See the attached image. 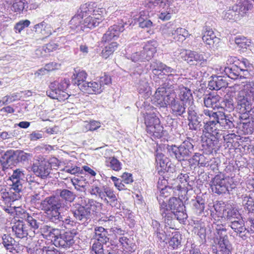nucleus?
Instances as JSON below:
<instances>
[{"mask_svg": "<svg viewBox=\"0 0 254 254\" xmlns=\"http://www.w3.org/2000/svg\"><path fill=\"white\" fill-rule=\"evenodd\" d=\"M105 11L104 8L96 7L94 3H84L69 22L70 28L77 32L93 29L102 22Z\"/></svg>", "mask_w": 254, "mask_h": 254, "instance_id": "obj_1", "label": "nucleus"}, {"mask_svg": "<svg viewBox=\"0 0 254 254\" xmlns=\"http://www.w3.org/2000/svg\"><path fill=\"white\" fill-rule=\"evenodd\" d=\"M174 86L168 83L159 87L151 101L153 104L159 107H166L170 105L171 112L176 116H182L186 113V105L184 103L175 99Z\"/></svg>", "mask_w": 254, "mask_h": 254, "instance_id": "obj_2", "label": "nucleus"}, {"mask_svg": "<svg viewBox=\"0 0 254 254\" xmlns=\"http://www.w3.org/2000/svg\"><path fill=\"white\" fill-rule=\"evenodd\" d=\"M24 174L22 171L20 169H16L13 172L12 175L9 177L11 184H9L10 188L9 191H6L4 188V191L1 192L0 198L3 200L9 199L14 201L19 199L22 194L23 183Z\"/></svg>", "mask_w": 254, "mask_h": 254, "instance_id": "obj_3", "label": "nucleus"}, {"mask_svg": "<svg viewBox=\"0 0 254 254\" xmlns=\"http://www.w3.org/2000/svg\"><path fill=\"white\" fill-rule=\"evenodd\" d=\"M167 188L162 189L160 191V195L158 201L160 204V212L162 216L164 218L165 223L167 224L170 228H173L172 220L175 218L180 222H184L188 217L187 214L185 212V208L182 210H177L173 211L168 209L167 204L163 200H162V197H167L168 194L167 192Z\"/></svg>", "mask_w": 254, "mask_h": 254, "instance_id": "obj_4", "label": "nucleus"}, {"mask_svg": "<svg viewBox=\"0 0 254 254\" xmlns=\"http://www.w3.org/2000/svg\"><path fill=\"white\" fill-rule=\"evenodd\" d=\"M203 102L205 106L213 110L221 108L230 112L235 108L233 99L229 93L227 94L222 100L218 95L208 94L204 97Z\"/></svg>", "mask_w": 254, "mask_h": 254, "instance_id": "obj_5", "label": "nucleus"}, {"mask_svg": "<svg viewBox=\"0 0 254 254\" xmlns=\"http://www.w3.org/2000/svg\"><path fill=\"white\" fill-rule=\"evenodd\" d=\"M87 74L84 70H74L71 77L72 82L77 85L78 88L83 92L88 94H93V92H99L101 91L100 87L95 83L86 81Z\"/></svg>", "mask_w": 254, "mask_h": 254, "instance_id": "obj_6", "label": "nucleus"}, {"mask_svg": "<svg viewBox=\"0 0 254 254\" xmlns=\"http://www.w3.org/2000/svg\"><path fill=\"white\" fill-rule=\"evenodd\" d=\"M237 108L246 110L252 101H254V81L247 82L242 90L239 91L236 97Z\"/></svg>", "mask_w": 254, "mask_h": 254, "instance_id": "obj_7", "label": "nucleus"}, {"mask_svg": "<svg viewBox=\"0 0 254 254\" xmlns=\"http://www.w3.org/2000/svg\"><path fill=\"white\" fill-rule=\"evenodd\" d=\"M213 207L214 211L211 212V216L215 220H216L217 217L218 220H220L224 217L228 222H230L242 217L237 209L231 206L228 205L225 208L224 206H221L220 204L217 203L214 204Z\"/></svg>", "mask_w": 254, "mask_h": 254, "instance_id": "obj_8", "label": "nucleus"}, {"mask_svg": "<svg viewBox=\"0 0 254 254\" xmlns=\"http://www.w3.org/2000/svg\"><path fill=\"white\" fill-rule=\"evenodd\" d=\"M69 80L64 79L59 81H54L50 85V89L47 95L52 99L63 100L68 98L69 95L65 91L68 87Z\"/></svg>", "mask_w": 254, "mask_h": 254, "instance_id": "obj_9", "label": "nucleus"}, {"mask_svg": "<svg viewBox=\"0 0 254 254\" xmlns=\"http://www.w3.org/2000/svg\"><path fill=\"white\" fill-rule=\"evenodd\" d=\"M144 121L147 133L154 138H161L163 134V127L160 125L159 119L154 114H146Z\"/></svg>", "mask_w": 254, "mask_h": 254, "instance_id": "obj_10", "label": "nucleus"}, {"mask_svg": "<svg viewBox=\"0 0 254 254\" xmlns=\"http://www.w3.org/2000/svg\"><path fill=\"white\" fill-rule=\"evenodd\" d=\"M168 150L172 156L179 161L187 159L192 153L193 146L189 140H185L180 145L170 146Z\"/></svg>", "mask_w": 254, "mask_h": 254, "instance_id": "obj_11", "label": "nucleus"}, {"mask_svg": "<svg viewBox=\"0 0 254 254\" xmlns=\"http://www.w3.org/2000/svg\"><path fill=\"white\" fill-rule=\"evenodd\" d=\"M211 188L215 193L221 194L232 190L235 188V185L232 178L216 176L212 181Z\"/></svg>", "mask_w": 254, "mask_h": 254, "instance_id": "obj_12", "label": "nucleus"}, {"mask_svg": "<svg viewBox=\"0 0 254 254\" xmlns=\"http://www.w3.org/2000/svg\"><path fill=\"white\" fill-rule=\"evenodd\" d=\"M208 118L209 121L205 124L203 131L207 136L208 138L206 140L207 145L210 149L213 150L215 145V141H216V136L221 129L215 120Z\"/></svg>", "mask_w": 254, "mask_h": 254, "instance_id": "obj_13", "label": "nucleus"}, {"mask_svg": "<svg viewBox=\"0 0 254 254\" xmlns=\"http://www.w3.org/2000/svg\"><path fill=\"white\" fill-rule=\"evenodd\" d=\"M203 114L210 119L215 120L220 129L231 128L234 126L230 117L222 111L214 112L209 109H204Z\"/></svg>", "mask_w": 254, "mask_h": 254, "instance_id": "obj_14", "label": "nucleus"}, {"mask_svg": "<svg viewBox=\"0 0 254 254\" xmlns=\"http://www.w3.org/2000/svg\"><path fill=\"white\" fill-rule=\"evenodd\" d=\"M181 54L182 58L190 65H195L197 67H204L207 65V61L204 53L185 51Z\"/></svg>", "mask_w": 254, "mask_h": 254, "instance_id": "obj_15", "label": "nucleus"}, {"mask_svg": "<svg viewBox=\"0 0 254 254\" xmlns=\"http://www.w3.org/2000/svg\"><path fill=\"white\" fill-rule=\"evenodd\" d=\"M32 170L37 176L45 179L51 172V163L42 157H38V159L33 163Z\"/></svg>", "mask_w": 254, "mask_h": 254, "instance_id": "obj_16", "label": "nucleus"}, {"mask_svg": "<svg viewBox=\"0 0 254 254\" xmlns=\"http://www.w3.org/2000/svg\"><path fill=\"white\" fill-rule=\"evenodd\" d=\"M76 234V231L75 230L57 234L53 236L54 244L55 246L59 247H69L74 243L73 238Z\"/></svg>", "mask_w": 254, "mask_h": 254, "instance_id": "obj_17", "label": "nucleus"}, {"mask_svg": "<svg viewBox=\"0 0 254 254\" xmlns=\"http://www.w3.org/2000/svg\"><path fill=\"white\" fill-rule=\"evenodd\" d=\"M64 206L63 200L58 195L47 197L40 203V208L44 211L56 208H61Z\"/></svg>", "mask_w": 254, "mask_h": 254, "instance_id": "obj_18", "label": "nucleus"}, {"mask_svg": "<svg viewBox=\"0 0 254 254\" xmlns=\"http://www.w3.org/2000/svg\"><path fill=\"white\" fill-rule=\"evenodd\" d=\"M202 39L207 47L210 49H216L220 42L212 29L207 26L204 27Z\"/></svg>", "mask_w": 254, "mask_h": 254, "instance_id": "obj_19", "label": "nucleus"}, {"mask_svg": "<svg viewBox=\"0 0 254 254\" xmlns=\"http://www.w3.org/2000/svg\"><path fill=\"white\" fill-rule=\"evenodd\" d=\"M220 71L225 74L231 79H237L239 76L242 77L247 75L248 70L242 68V66L233 64L230 67H224L220 68Z\"/></svg>", "mask_w": 254, "mask_h": 254, "instance_id": "obj_20", "label": "nucleus"}, {"mask_svg": "<svg viewBox=\"0 0 254 254\" xmlns=\"http://www.w3.org/2000/svg\"><path fill=\"white\" fill-rule=\"evenodd\" d=\"M124 30V25L122 23L119 25L115 24L110 26L108 31L104 34L102 37V41L105 43L114 41L118 38L120 33Z\"/></svg>", "mask_w": 254, "mask_h": 254, "instance_id": "obj_21", "label": "nucleus"}, {"mask_svg": "<svg viewBox=\"0 0 254 254\" xmlns=\"http://www.w3.org/2000/svg\"><path fill=\"white\" fill-rule=\"evenodd\" d=\"M107 187L103 186L98 181L94 182L89 189L90 194L95 198H99L105 203H108V199L104 195Z\"/></svg>", "mask_w": 254, "mask_h": 254, "instance_id": "obj_22", "label": "nucleus"}, {"mask_svg": "<svg viewBox=\"0 0 254 254\" xmlns=\"http://www.w3.org/2000/svg\"><path fill=\"white\" fill-rule=\"evenodd\" d=\"M161 74L162 75H165L163 78L165 80L160 86H163L166 83L167 84L168 83L174 86V84L177 83L179 78V75L176 73V70L165 64L163 66Z\"/></svg>", "mask_w": 254, "mask_h": 254, "instance_id": "obj_23", "label": "nucleus"}, {"mask_svg": "<svg viewBox=\"0 0 254 254\" xmlns=\"http://www.w3.org/2000/svg\"><path fill=\"white\" fill-rule=\"evenodd\" d=\"M15 236L20 239L26 237L28 235L29 227L23 220H18L14 223L12 227Z\"/></svg>", "mask_w": 254, "mask_h": 254, "instance_id": "obj_24", "label": "nucleus"}, {"mask_svg": "<svg viewBox=\"0 0 254 254\" xmlns=\"http://www.w3.org/2000/svg\"><path fill=\"white\" fill-rule=\"evenodd\" d=\"M157 46L158 43L155 41L148 42L140 51L142 61L144 60L148 61L152 58L157 51Z\"/></svg>", "mask_w": 254, "mask_h": 254, "instance_id": "obj_25", "label": "nucleus"}, {"mask_svg": "<svg viewBox=\"0 0 254 254\" xmlns=\"http://www.w3.org/2000/svg\"><path fill=\"white\" fill-rule=\"evenodd\" d=\"M176 91L178 94V100L184 103L189 102V103L193 100L191 90L189 88L185 87L183 85L178 86L177 88L176 84H174V91Z\"/></svg>", "mask_w": 254, "mask_h": 254, "instance_id": "obj_26", "label": "nucleus"}, {"mask_svg": "<svg viewBox=\"0 0 254 254\" xmlns=\"http://www.w3.org/2000/svg\"><path fill=\"white\" fill-rule=\"evenodd\" d=\"M211 77L212 79L208 83V87L211 90H218L226 87L228 85L226 77L224 76H212Z\"/></svg>", "mask_w": 254, "mask_h": 254, "instance_id": "obj_27", "label": "nucleus"}, {"mask_svg": "<svg viewBox=\"0 0 254 254\" xmlns=\"http://www.w3.org/2000/svg\"><path fill=\"white\" fill-rule=\"evenodd\" d=\"M229 223L231 228L239 234V236L241 238L245 236L248 233V231L245 227L244 221L242 217Z\"/></svg>", "mask_w": 254, "mask_h": 254, "instance_id": "obj_28", "label": "nucleus"}, {"mask_svg": "<svg viewBox=\"0 0 254 254\" xmlns=\"http://www.w3.org/2000/svg\"><path fill=\"white\" fill-rule=\"evenodd\" d=\"M253 7V5L247 0H240L238 3L233 5L235 12L239 16V19L245 16L248 11Z\"/></svg>", "mask_w": 254, "mask_h": 254, "instance_id": "obj_29", "label": "nucleus"}, {"mask_svg": "<svg viewBox=\"0 0 254 254\" xmlns=\"http://www.w3.org/2000/svg\"><path fill=\"white\" fill-rule=\"evenodd\" d=\"M72 214L75 219L82 223H88L87 221L90 220L91 217L83 206L81 205L73 210Z\"/></svg>", "mask_w": 254, "mask_h": 254, "instance_id": "obj_30", "label": "nucleus"}, {"mask_svg": "<svg viewBox=\"0 0 254 254\" xmlns=\"http://www.w3.org/2000/svg\"><path fill=\"white\" fill-rule=\"evenodd\" d=\"M216 250V254H231V247L227 236H220Z\"/></svg>", "mask_w": 254, "mask_h": 254, "instance_id": "obj_31", "label": "nucleus"}, {"mask_svg": "<svg viewBox=\"0 0 254 254\" xmlns=\"http://www.w3.org/2000/svg\"><path fill=\"white\" fill-rule=\"evenodd\" d=\"M137 90L139 94L143 96L144 98H148L152 94L148 81L145 78L140 80L138 84Z\"/></svg>", "mask_w": 254, "mask_h": 254, "instance_id": "obj_32", "label": "nucleus"}, {"mask_svg": "<svg viewBox=\"0 0 254 254\" xmlns=\"http://www.w3.org/2000/svg\"><path fill=\"white\" fill-rule=\"evenodd\" d=\"M35 32L38 34H41L43 37H47L52 34V28L50 24L44 22L35 25Z\"/></svg>", "mask_w": 254, "mask_h": 254, "instance_id": "obj_33", "label": "nucleus"}, {"mask_svg": "<svg viewBox=\"0 0 254 254\" xmlns=\"http://www.w3.org/2000/svg\"><path fill=\"white\" fill-rule=\"evenodd\" d=\"M94 233L96 241H98L103 243H106L109 241L108 233L107 229L104 227L99 226L94 228Z\"/></svg>", "mask_w": 254, "mask_h": 254, "instance_id": "obj_34", "label": "nucleus"}, {"mask_svg": "<svg viewBox=\"0 0 254 254\" xmlns=\"http://www.w3.org/2000/svg\"><path fill=\"white\" fill-rule=\"evenodd\" d=\"M192 209L196 214H201L205 208V200L200 196H197L191 200Z\"/></svg>", "mask_w": 254, "mask_h": 254, "instance_id": "obj_35", "label": "nucleus"}, {"mask_svg": "<svg viewBox=\"0 0 254 254\" xmlns=\"http://www.w3.org/2000/svg\"><path fill=\"white\" fill-rule=\"evenodd\" d=\"M85 204L83 207L89 213V215L91 216V214L94 213H97L101 208L102 204L97 202L93 199H88L87 201H85Z\"/></svg>", "mask_w": 254, "mask_h": 254, "instance_id": "obj_36", "label": "nucleus"}, {"mask_svg": "<svg viewBox=\"0 0 254 254\" xmlns=\"http://www.w3.org/2000/svg\"><path fill=\"white\" fill-rule=\"evenodd\" d=\"M72 185L75 189L85 193L86 188L88 185V182L82 177H77L71 180Z\"/></svg>", "mask_w": 254, "mask_h": 254, "instance_id": "obj_37", "label": "nucleus"}, {"mask_svg": "<svg viewBox=\"0 0 254 254\" xmlns=\"http://www.w3.org/2000/svg\"><path fill=\"white\" fill-rule=\"evenodd\" d=\"M3 159L8 166L15 165L18 162L17 151L13 150H7L4 154Z\"/></svg>", "mask_w": 254, "mask_h": 254, "instance_id": "obj_38", "label": "nucleus"}, {"mask_svg": "<svg viewBox=\"0 0 254 254\" xmlns=\"http://www.w3.org/2000/svg\"><path fill=\"white\" fill-rule=\"evenodd\" d=\"M167 207L172 211L182 210L185 208L182 200L177 197H172L169 199Z\"/></svg>", "mask_w": 254, "mask_h": 254, "instance_id": "obj_39", "label": "nucleus"}, {"mask_svg": "<svg viewBox=\"0 0 254 254\" xmlns=\"http://www.w3.org/2000/svg\"><path fill=\"white\" fill-rule=\"evenodd\" d=\"M61 208H56L48 211H45L48 219L52 222L55 224L60 223L63 220V216L61 215L60 209Z\"/></svg>", "mask_w": 254, "mask_h": 254, "instance_id": "obj_40", "label": "nucleus"}, {"mask_svg": "<svg viewBox=\"0 0 254 254\" xmlns=\"http://www.w3.org/2000/svg\"><path fill=\"white\" fill-rule=\"evenodd\" d=\"M44 197V192L41 189L33 192L30 196V202L31 204L35 207H39L40 208V203L41 199Z\"/></svg>", "mask_w": 254, "mask_h": 254, "instance_id": "obj_41", "label": "nucleus"}, {"mask_svg": "<svg viewBox=\"0 0 254 254\" xmlns=\"http://www.w3.org/2000/svg\"><path fill=\"white\" fill-rule=\"evenodd\" d=\"M106 43V45L105 46L101 53L102 56L105 59L108 58L112 55L117 49L118 45L117 42L114 41Z\"/></svg>", "mask_w": 254, "mask_h": 254, "instance_id": "obj_42", "label": "nucleus"}, {"mask_svg": "<svg viewBox=\"0 0 254 254\" xmlns=\"http://www.w3.org/2000/svg\"><path fill=\"white\" fill-rule=\"evenodd\" d=\"M105 165L115 171H119L122 168L121 162L114 157L106 158Z\"/></svg>", "mask_w": 254, "mask_h": 254, "instance_id": "obj_43", "label": "nucleus"}, {"mask_svg": "<svg viewBox=\"0 0 254 254\" xmlns=\"http://www.w3.org/2000/svg\"><path fill=\"white\" fill-rule=\"evenodd\" d=\"M190 35V34L186 29L179 27L176 29L172 37L175 41L182 42Z\"/></svg>", "mask_w": 254, "mask_h": 254, "instance_id": "obj_44", "label": "nucleus"}, {"mask_svg": "<svg viewBox=\"0 0 254 254\" xmlns=\"http://www.w3.org/2000/svg\"><path fill=\"white\" fill-rule=\"evenodd\" d=\"M164 64L157 61H152L149 65V70H151L152 73L158 76V78H161L162 76L161 71Z\"/></svg>", "mask_w": 254, "mask_h": 254, "instance_id": "obj_45", "label": "nucleus"}, {"mask_svg": "<svg viewBox=\"0 0 254 254\" xmlns=\"http://www.w3.org/2000/svg\"><path fill=\"white\" fill-rule=\"evenodd\" d=\"M222 18L227 21L234 20L237 21L239 19V16H238L237 13L235 12L233 8V5L229 7V9L223 11L222 13Z\"/></svg>", "mask_w": 254, "mask_h": 254, "instance_id": "obj_46", "label": "nucleus"}, {"mask_svg": "<svg viewBox=\"0 0 254 254\" xmlns=\"http://www.w3.org/2000/svg\"><path fill=\"white\" fill-rule=\"evenodd\" d=\"M25 221L29 224V226L33 230L37 229L40 224V222L37 220V214L33 213L32 215L26 214L24 215Z\"/></svg>", "mask_w": 254, "mask_h": 254, "instance_id": "obj_47", "label": "nucleus"}, {"mask_svg": "<svg viewBox=\"0 0 254 254\" xmlns=\"http://www.w3.org/2000/svg\"><path fill=\"white\" fill-rule=\"evenodd\" d=\"M156 162L157 166H159L161 169L166 170L169 163V159L162 153L157 152Z\"/></svg>", "mask_w": 254, "mask_h": 254, "instance_id": "obj_48", "label": "nucleus"}, {"mask_svg": "<svg viewBox=\"0 0 254 254\" xmlns=\"http://www.w3.org/2000/svg\"><path fill=\"white\" fill-rule=\"evenodd\" d=\"M172 235L173 236L169 241V246L174 249H177L181 246L182 240L181 235L180 232L177 231L173 232Z\"/></svg>", "mask_w": 254, "mask_h": 254, "instance_id": "obj_49", "label": "nucleus"}, {"mask_svg": "<svg viewBox=\"0 0 254 254\" xmlns=\"http://www.w3.org/2000/svg\"><path fill=\"white\" fill-rule=\"evenodd\" d=\"M192 159L198 163V164L200 165L201 166L205 167L209 165V162L210 160L209 158L205 156L203 154H200L199 153H195L194 155L193 156Z\"/></svg>", "mask_w": 254, "mask_h": 254, "instance_id": "obj_50", "label": "nucleus"}, {"mask_svg": "<svg viewBox=\"0 0 254 254\" xmlns=\"http://www.w3.org/2000/svg\"><path fill=\"white\" fill-rule=\"evenodd\" d=\"M41 232L46 236H49L53 239L55 235L59 234V230L58 229H54L50 226L46 225L42 226L41 228Z\"/></svg>", "mask_w": 254, "mask_h": 254, "instance_id": "obj_51", "label": "nucleus"}, {"mask_svg": "<svg viewBox=\"0 0 254 254\" xmlns=\"http://www.w3.org/2000/svg\"><path fill=\"white\" fill-rule=\"evenodd\" d=\"M243 205L249 212L254 213V201L250 196H243Z\"/></svg>", "mask_w": 254, "mask_h": 254, "instance_id": "obj_52", "label": "nucleus"}, {"mask_svg": "<svg viewBox=\"0 0 254 254\" xmlns=\"http://www.w3.org/2000/svg\"><path fill=\"white\" fill-rule=\"evenodd\" d=\"M92 82L96 83L99 86V87H100V89L101 90L99 92H93V93L99 94L103 91L105 85H109L111 83V78L109 76L104 75L100 78L98 82L94 81Z\"/></svg>", "mask_w": 254, "mask_h": 254, "instance_id": "obj_53", "label": "nucleus"}, {"mask_svg": "<svg viewBox=\"0 0 254 254\" xmlns=\"http://www.w3.org/2000/svg\"><path fill=\"white\" fill-rule=\"evenodd\" d=\"M2 244L6 250H11L13 248V245L15 243V240L10 236L4 234L2 237Z\"/></svg>", "mask_w": 254, "mask_h": 254, "instance_id": "obj_54", "label": "nucleus"}, {"mask_svg": "<svg viewBox=\"0 0 254 254\" xmlns=\"http://www.w3.org/2000/svg\"><path fill=\"white\" fill-rule=\"evenodd\" d=\"M60 191V198L61 197L65 201L71 202L75 199V195L72 191L66 189L61 190Z\"/></svg>", "mask_w": 254, "mask_h": 254, "instance_id": "obj_55", "label": "nucleus"}, {"mask_svg": "<svg viewBox=\"0 0 254 254\" xmlns=\"http://www.w3.org/2000/svg\"><path fill=\"white\" fill-rule=\"evenodd\" d=\"M190 129L197 130L201 127V121L198 117L188 119Z\"/></svg>", "mask_w": 254, "mask_h": 254, "instance_id": "obj_56", "label": "nucleus"}, {"mask_svg": "<svg viewBox=\"0 0 254 254\" xmlns=\"http://www.w3.org/2000/svg\"><path fill=\"white\" fill-rule=\"evenodd\" d=\"M163 1V0H146L145 2V6L148 9H152L158 4H160V6H164L167 4Z\"/></svg>", "mask_w": 254, "mask_h": 254, "instance_id": "obj_57", "label": "nucleus"}, {"mask_svg": "<svg viewBox=\"0 0 254 254\" xmlns=\"http://www.w3.org/2000/svg\"><path fill=\"white\" fill-rule=\"evenodd\" d=\"M103 243L95 240L91 247V251L95 254H105L103 248Z\"/></svg>", "mask_w": 254, "mask_h": 254, "instance_id": "obj_58", "label": "nucleus"}, {"mask_svg": "<svg viewBox=\"0 0 254 254\" xmlns=\"http://www.w3.org/2000/svg\"><path fill=\"white\" fill-rule=\"evenodd\" d=\"M30 24V21L29 20H20L15 24L14 29L16 32L20 33L25 28L28 27Z\"/></svg>", "mask_w": 254, "mask_h": 254, "instance_id": "obj_59", "label": "nucleus"}, {"mask_svg": "<svg viewBox=\"0 0 254 254\" xmlns=\"http://www.w3.org/2000/svg\"><path fill=\"white\" fill-rule=\"evenodd\" d=\"M235 41L238 46L244 49L247 48L250 44V42L244 37H237Z\"/></svg>", "mask_w": 254, "mask_h": 254, "instance_id": "obj_60", "label": "nucleus"}, {"mask_svg": "<svg viewBox=\"0 0 254 254\" xmlns=\"http://www.w3.org/2000/svg\"><path fill=\"white\" fill-rule=\"evenodd\" d=\"M18 162L28 161L32 157V155L30 153H27L23 151L17 150Z\"/></svg>", "mask_w": 254, "mask_h": 254, "instance_id": "obj_61", "label": "nucleus"}, {"mask_svg": "<svg viewBox=\"0 0 254 254\" xmlns=\"http://www.w3.org/2000/svg\"><path fill=\"white\" fill-rule=\"evenodd\" d=\"M176 29V28L174 27L172 23L169 22L164 26L162 31L164 34H167L168 36L172 37Z\"/></svg>", "mask_w": 254, "mask_h": 254, "instance_id": "obj_62", "label": "nucleus"}, {"mask_svg": "<svg viewBox=\"0 0 254 254\" xmlns=\"http://www.w3.org/2000/svg\"><path fill=\"white\" fill-rule=\"evenodd\" d=\"M24 0H15L12 4V9L15 12H20L24 8Z\"/></svg>", "mask_w": 254, "mask_h": 254, "instance_id": "obj_63", "label": "nucleus"}, {"mask_svg": "<svg viewBox=\"0 0 254 254\" xmlns=\"http://www.w3.org/2000/svg\"><path fill=\"white\" fill-rule=\"evenodd\" d=\"M58 49H59L58 45L54 41L49 43L42 48V50L44 51L46 53L53 52Z\"/></svg>", "mask_w": 254, "mask_h": 254, "instance_id": "obj_64", "label": "nucleus"}]
</instances>
